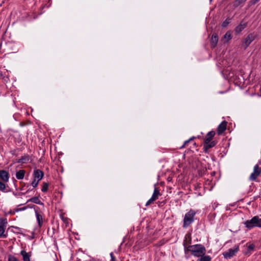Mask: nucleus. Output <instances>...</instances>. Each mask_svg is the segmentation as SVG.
Returning <instances> with one entry per match:
<instances>
[{
  "mask_svg": "<svg viewBox=\"0 0 261 261\" xmlns=\"http://www.w3.org/2000/svg\"><path fill=\"white\" fill-rule=\"evenodd\" d=\"M190 252L192 255L197 257H200L204 255L206 253V249L204 246L201 244L188 246L186 249V253Z\"/></svg>",
  "mask_w": 261,
  "mask_h": 261,
  "instance_id": "nucleus-1",
  "label": "nucleus"
},
{
  "mask_svg": "<svg viewBox=\"0 0 261 261\" xmlns=\"http://www.w3.org/2000/svg\"><path fill=\"white\" fill-rule=\"evenodd\" d=\"M215 135V132L213 130L208 132L206 135L204 139V148L205 150H208L216 145V142L215 141H212Z\"/></svg>",
  "mask_w": 261,
  "mask_h": 261,
  "instance_id": "nucleus-2",
  "label": "nucleus"
},
{
  "mask_svg": "<svg viewBox=\"0 0 261 261\" xmlns=\"http://www.w3.org/2000/svg\"><path fill=\"white\" fill-rule=\"evenodd\" d=\"M195 215L196 213L193 210H190L185 214L182 225L184 228H187L194 222Z\"/></svg>",
  "mask_w": 261,
  "mask_h": 261,
  "instance_id": "nucleus-3",
  "label": "nucleus"
},
{
  "mask_svg": "<svg viewBox=\"0 0 261 261\" xmlns=\"http://www.w3.org/2000/svg\"><path fill=\"white\" fill-rule=\"evenodd\" d=\"M245 225L249 229L254 227H261V217L258 216H254L251 219L247 220L245 222Z\"/></svg>",
  "mask_w": 261,
  "mask_h": 261,
  "instance_id": "nucleus-4",
  "label": "nucleus"
},
{
  "mask_svg": "<svg viewBox=\"0 0 261 261\" xmlns=\"http://www.w3.org/2000/svg\"><path fill=\"white\" fill-rule=\"evenodd\" d=\"M8 223L7 219L6 218H0V237L6 238L7 234L5 233V228Z\"/></svg>",
  "mask_w": 261,
  "mask_h": 261,
  "instance_id": "nucleus-5",
  "label": "nucleus"
},
{
  "mask_svg": "<svg viewBox=\"0 0 261 261\" xmlns=\"http://www.w3.org/2000/svg\"><path fill=\"white\" fill-rule=\"evenodd\" d=\"M261 173V167L258 165H256L253 168V171L249 177V179L252 181H255L257 178Z\"/></svg>",
  "mask_w": 261,
  "mask_h": 261,
  "instance_id": "nucleus-6",
  "label": "nucleus"
},
{
  "mask_svg": "<svg viewBox=\"0 0 261 261\" xmlns=\"http://www.w3.org/2000/svg\"><path fill=\"white\" fill-rule=\"evenodd\" d=\"M35 212L37 221L38 224V226L40 228L43 225V222L44 221V218L43 217L42 213L40 211H39L38 207H37V208H35Z\"/></svg>",
  "mask_w": 261,
  "mask_h": 261,
  "instance_id": "nucleus-7",
  "label": "nucleus"
},
{
  "mask_svg": "<svg viewBox=\"0 0 261 261\" xmlns=\"http://www.w3.org/2000/svg\"><path fill=\"white\" fill-rule=\"evenodd\" d=\"M159 190L157 188H155L153 193L151 197L147 201L146 203V206H148L152 203L154 201L158 199L159 195H160Z\"/></svg>",
  "mask_w": 261,
  "mask_h": 261,
  "instance_id": "nucleus-8",
  "label": "nucleus"
},
{
  "mask_svg": "<svg viewBox=\"0 0 261 261\" xmlns=\"http://www.w3.org/2000/svg\"><path fill=\"white\" fill-rule=\"evenodd\" d=\"M255 35L254 33L249 34L245 39L243 45L245 49L251 44V43L255 39Z\"/></svg>",
  "mask_w": 261,
  "mask_h": 261,
  "instance_id": "nucleus-9",
  "label": "nucleus"
},
{
  "mask_svg": "<svg viewBox=\"0 0 261 261\" xmlns=\"http://www.w3.org/2000/svg\"><path fill=\"white\" fill-rule=\"evenodd\" d=\"M238 251V247L234 248L229 249L227 251L223 253V255L225 258H231Z\"/></svg>",
  "mask_w": 261,
  "mask_h": 261,
  "instance_id": "nucleus-10",
  "label": "nucleus"
},
{
  "mask_svg": "<svg viewBox=\"0 0 261 261\" xmlns=\"http://www.w3.org/2000/svg\"><path fill=\"white\" fill-rule=\"evenodd\" d=\"M10 177L9 173L8 171L4 170H0V179L4 182H7Z\"/></svg>",
  "mask_w": 261,
  "mask_h": 261,
  "instance_id": "nucleus-11",
  "label": "nucleus"
},
{
  "mask_svg": "<svg viewBox=\"0 0 261 261\" xmlns=\"http://www.w3.org/2000/svg\"><path fill=\"white\" fill-rule=\"evenodd\" d=\"M192 243V237L191 233L190 232L187 233L185 237V240L184 241L183 245L185 247V250L187 248L188 246H190V245Z\"/></svg>",
  "mask_w": 261,
  "mask_h": 261,
  "instance_id": "nucleus-12",
  "label": "nucleus"
},
{
  "mask_svg": "<svg viewBox=\"0 0 261 261\" xmlns=\"http://www.w3.org/2000/svg\"><path fill=\"white\" fill-rule=\"evenodd\" d=\"M227 122L223 121L218 126L217 132L219 135H221L226 129Z\"/></svg>",
  "mask_w": 261,
  "mask_h": 261,
  "instance_id": "nucleus-13",
  "label": "nucleus"
},
{
  "mask_svg": "<svg viewBox=\"0 0 261 261\" xmlns=\"http://www.w3.org/2000/svg\"><path fill=\"white\" fill-rule=\"evenodd\" d=\"M218 41V36L217 34L214 33L212 36L211 39V46L212 48H214L216 46Z\"/></svg>",
  "mask_w": 261,
  "mask_h": 261,
  "instance_id": "nucleus-14",
  "label": "nucleus"
},
{
  "mask_svg": "<svg viewBox=\"0 0 261 261\" xmlns=\"http://www.w3.org/2000/svg\"><path fill=\"white\" fill-rule=\"evenodd\" d=\"M33 175L34 178L38 179V180H40L44 176V173L41 170L37 169L34 170Z\"/></svg>",
  "mask_w": 261,
  "mask_h": 261,
  "instance_id": "nucleus-15",
  "label": "nucleus"
},
{
  "mask_svg": "<svg viewBox=\"0 0 261 261\" xmlns=\"http://www.w3.org/2000/svg\"><path fill=\"white\" fill-rule=\"evenodd\" d=\"M247 27V23L242 21L236 28L235 31L237 33H240Z\"/></svg>",
  "mask_w": 261,
  "mask_h": 261,
  "instance_id": "nucleus-16",
  "label": "nucleus"
},
{
  "mask_svg": "<svg viewBox=\"0 0 261 261\" xmlns=\"http://www.w3.org/2000/svg\"><path fill=\"white\" fill-rule=\"evenodd\" d=\"M30 157L29 155H25L18 160L17 163L21 164H25L29 162Z\"/></svg>",
  "mask_w": 261,
  "mask_h": 261,
  "instance_id": "nucleus-17",
  "label": "nucleus"
},
{
  "mask_svg": "<svg viewBox=\"0 0 261 261\" xmlns=\"http://www.w3.org/2000/svg\"><path fill=\"white\" fill-rule=\"evenodd\" d=\"M20 254L23 257V261H30V255H29L25 250H21Z\"/></svg>",
  "mask_w": 261,
  "mask_h": 261,
  "instance_id": "nucleus-18",
  "label": "nucleus"
},
{
  "mask_svg": "<svg viewBox=\"0 0 261 261\" xmlns=\"http://www.w3.org/2000/svg\"><path fill=\"white\" fill-rule=\"evenodd\" d=\"M25 171L24 170H20L16 173V177L18 179H22L24 177Z\"/></svg>",
  "mask_w": 261,
  "mask_h": 261,
  "instance_id": "nucleus-19",
  "label": "nucleus"
},
{
  "mask_svg": "<svg viewBox=\"0 0 261 261\" xmlns=\"http://www.w3.org/2000/svg\"><path fill=\"white\" fill-rule=\"evenodd\" d=\"M28 202H32L33 203L43 205L44 204L40 200L38 197H34L28 200Z\"/></svg>",
  "mask_w": 261,
  "mask_h": 261,
  "instance_id": "nucleus-20",
  "label": "nucleus"
},
{
  "mask_svg": "<svg viewBox=\"0 0 261 261\" xmlns=\"http://www.w3.org/2000/svg\"><path fill=\"white\" fill-rule=\"evenodd\" d=\"M211 258L208 255H203L198 259V261H211Z\"/></svg>",
  "mask_w": 261,
  "mask_h": 261,
  "instance_id": "nucleus-21",
  "label": "nucleus"
},
{
  "mask_svg": "<svg viewBox=\"0 0 261 261\" xmlns=\"http://www.w3.org/2000/svg\"><path fill=\"white\" fill-rule=\"evenodd\" d=\"M232 38L231 34L229 32H227L224 36L223 39L225 40L226 42L230 40Z\"/></svg>",
  "mask_w": 261,
  "mask_h": 261,
  "instance_id": "nucleus-22",
  "label": "nucleus"
},
{
  "mask_svg": "<svg viewBox=\"0 0 261 261\" xmlns=\"http://www.w3.org/2000/svg\"><path fill=\"white\" fill-rule=\"evenodd\" d=\"M247 0H235L233 3V6L235 7H238L241 4L245 3Z\"/></svg>",
  "mask_w": 261,
  "mask_h": 261,
  "instance_id": "nucleus-23",
  "label": "nucleus"
},
{
  "mask_svg": "<svg viewBox=\"0 0 261 261\" xmlns=\"http://www.w3.org/2000/svg\"><path fill=\"white\" fill-rule=\"evenodd\" d=\"M195 138L194 137H193L191 138H190L189 140H186L184 142V143L183 144V145H182L180 148L181 149V148H183L185 147H186L187 146H188V144L191 141H192Z\"/></svg>",
  "mask_w": 261,
  "mask_h": 261,
  "instance_id": "nucleus-24",
  "label": "nucleus"
},
{
  "mask_svg": "<svg viewBox=\"0 0 261 261\" xmlns=\"http://www.w3.org/2000/svg\"><path fill=\"white\" fill-rule=\"evenodd\" d=\"M48 188V184L47 182H43L42 187L41 189V191L43 192H46L47 191Z\"/></svg>",
  "mask_w": 261,
  "mask_h": 261,
  "instance_id": "nucleus-25",
  "label": "nucleus"
},
{
  "mask_svg": "<svg viewBox=\"0 0 261 261\" xmlns=\"http://www.w3.org/2000/svg\"><path fill=\"white\" fill-rule=\"evenodd\" d=\"M6 182H4L3 181H0V191L5 192L6 189Z\"/></svg>",
  "mask_w": 261,
  "mask_h": 261,
  "instance_id": "nucleus-26",
  "label": "nucleus"
},
{
  "mask_svg": "<svg viewBox=\"0 0 261 261\" xmlns=\"http://www.w3.org/2000/svg\"><path fill=\"white\" fill-rule=\"evenodd\" d=\"M230 18H227L225 21H224L222 24V26L223 27H226L228 24L230 23Z\"/></svg>",
  "mask_w": 261,
  "mask_h": 261,
  "instance_id": "nucleus-27",
  "label": "nucleus"
},
{
  "mask_svg": "<svg viewBox=\"0 0 261 261\" xmlns=\"http://www.w3.org/2000/svg\"><path fill=\"white\" fill-rule=\"evenodd\" d=\"M8 261H20V260L18 258H17L15 256L10 255L8 256Z\"/></svg>",
  "mask_w": 261,
  "mask_h": 261,
  "instance_id": "nucleus-28",
  "label": "nucleus"
},
{
  "mask_svg": "<svg viewBox=\"0 0 261 261\" xmlns=\"http://www.w3.org/2000/svg\"><path fill=\"white\" fill-rule=\"evenodd\" d=\"M39 180H36V179L34 178L33 181L32 182L31 185L34 188H36L39 183Z\"/></svg>",
  "mask_w": 261,
  "mask_h": 261,
  "instance_id": "nucleus-29",
  "label": "nucleus"
},
{
  "mask_svg": "<svg viewBox=\"0 0 261 261\" xmlns=\"http://www.w3.org/2000/svg\"><path fill=\"white\" fill-rule=\"evenodd\" d=\"M255 247V246L253 244H250L248 246V250L249 251H253L254 248Z\"/></svg>",
  "mask_w": 261,
  "mask_h": 261,
  "instance_id": "nucleus-30",
  "label": "nucleus"
},
{
  "mask_svg": "<svg viewBox=\"0 0 261 261\" xmlns=\"http://www.w3.org/2000/svg\"><path fill=\"white\" fill-rule=\"evenodd\" d=\"M259 0H250V2L252 4V5H255V4H256Z\"/></svg>",
  "mask_w": 261,
  "mask_h": 261,
  "instance_id": "nucleus-31",
  "label": "nucleus"
},
{
  "mask_svg": "<svg viewBox=\"0 0 261 261\" xmlns=\"http://www.w3.org/2000/svg\"><path fill=\"white\" fill-rule=\"evenodd\" d=\"M111 257V261H115V257L113 255V253H111L110 254Z\"/></svg>",
  "mask_w": 261,
  "mask_h": 261,
  "instance_id": "nucleus-32",
  "label": "nucleus"
},
{
  "mask_svg": "<svg viewBox=\"0 0 261 261\" xmlns=\"http://www.w3.org/2000/svg\"><path fill=\"white\" fill-rule=\"evenodd\" d=\"M29 191H30V189L28 190L25 192L22 193L21 194L22 195H24L25 193H27Z\"/></svg>",
  "mask_w": 261,
  "mask_h": 261,
  "instance_id": "nucleus-33",
  "label": "nucleus"
},
{
  "mask_svg": "<svg viewBox=\"0 0 261 261\" xmlns=\"http://www.w3.org/2000/svg\"><path fill=\"white\" fill-rule=\"evenodd\" d=\"M259 92H260V95L261 96V88H260Z\"/></svg>",
  "mask_w": 261,
  "mask_h": 261,
  "instance_id": "nucleus-34",
  "label": "nucleus"
},
{
  "mask_svg": "<svg viewBox=\"0 0 261 261\" xmlns=\"http://www.w3.org/2000/svg\"><path fill=\"white\" fill-rule=\"evenodd\" d=\"M20 190H23V188H21L20 189Z\"/></svg>",
  "mask_w": 261,
  "mask_h": 261,
  "instance_id": "nucleus-35",
  "label": "nucleus"
},
{
  "mask_svg": "<svg viewBox=\"0 0 261 261\" xmlns=\"http://www.w3.org/2000/svg\"><path fill=\"white\" fill-rule=\"evenodd\" d=\"M63 221H65V219H63Z\"/></svg>",
  "mask_w": 261,
  "mask_h": 261,
  "instance_id": "nucleus-36",
  "label": "nucleus"
},
{
  "mask_svg": "<svg viewBox=\"0 0 261 261\" xmlns=\"http://www.w3.org/2000/svg\"><path fill=\"white\" fill-rule=\"evenodd\" d=\"M63 221H65V219H63Z\"/></svg>",
  "mask_w": 261,
  "mask_h": 261,
  "instance_id": "nucleus-37",
  "label": "nucleus"
},
{
  "mask_svg": "<svg viewBox=\"0 0 261 261\" xmlns=\"http://www.w3.org/2000/svg\"><path fill=\"white\" fill-rule=\"evenodd\" d=\"M212 0H210V2H212Z\"/></svg>",
  "mask_w": 261,
  "mask_h": 261,
  "instance_id": "nucleus-38",
  "label": "nucleus"
}]
</instances>
